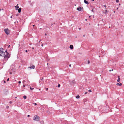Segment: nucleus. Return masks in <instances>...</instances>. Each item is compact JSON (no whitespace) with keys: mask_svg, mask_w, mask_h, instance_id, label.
Segmentation results:
<instances>
[{"mask_svg":"<svg viewBox=\"0 0 124 124\" xmlns=\"http://www.w3.org/2000/svg\"><path fill=\"white\" fill-rule=\"evenodd\" d=\"M4 49L2 48H0V56H4L5 55V52L3 51Z\"/></svg>","mask_w":124,"mask_h":124,"instance_id":"obj_1","label":"nucleus"},{"mask_svg":"<svg viewBox=\"0 0 124 124\" xmlns=\"http://www.w3.org/2000/svg\"><path fill=\"white\" fill-rule=\"evenodd\" d=\"M4 57V59L5 60H8V58L10 57L9 53H7L5 55H5Z\"/></svg>","mask_w":124,"mask_h":124,"instance_id":"obj_2","label":"nucleus"},{"mask_svg":"<svg viewBox=\"0 0 124 124\" xmlns=\"http://www.w3.org/2000/svg\"><path fill=\"white\" fill-rule=\"evenodd\" d=\"M39 117L37 115H36L34 116L33 118V120L36 121H39Z\"/></svg>","mask_w":124,"mask_h":124,"instance_id":"obj_3","label":"nucleus"},{"mask_svg":"<svg viewBox=\"0 0 124 124\" xmlns=\"http://www.w3.org/2000/svg\"><path fill=\"white\" fill-rule=\"evenodd\" d=\"M4 31L5 33L7 35L9 34V32L8 29L7 28L5 29Z\"/></svg>","mask_w":124,"mask_h":124,"instance_id":"obj_4","label":"nucleus"},{"mask_svg":"<svg viewBox=\"0 0 124 124\" xmlns=\"http://www.w3.org/2000/svg\"><path fill=\"white\" fill-rule=\"evenodd\" d=\"M76 83L75 81V80H73L70 82V84L71 85H74Z\"/></svg>","mask_w":124,"mask_h":124,"instance_id":"obj_5","label":"nucleus"},{"mask_svg":"<svg viewBox=\"0 0 124 124\" xmlns=\"http://www.w3.org/2000/svg\"><path fill=\"white\" fill-rule=\"evenodd\" d=\"M77 9L79 11H81L82 10V8L80 7L78 8H77Z\"/></svg>","mask_w":124,"mask_h":124,"instance_id":"obj_6","label":"nucleus"},{"mask_svg":"<svg viewBox=\"0 0 124 124\" xmlns=\"http://www.w3.org/2000/svg\"><path fill=\"white\" fill-rule=\"evenodd\" d=\"M70 49H73V45H70Z\"/></svg>","mask_w":124,"mask_h":124,"instance_id":"obj_7","label":"nucleus"},{"mask_svg":"<svg viewBox=\"0 0 124 124\" xmlns=\"http://www.w3.org/2000/svg\"><path fill=\"white\" fill-rule=\"evenodd\" d=\"M29 68L31 69H34L35 68V66L34 65H33L32 66L30 67Z\"/></svg>","mask_w":124,"mask_h":124,"instance_id":"obj_8","label":"nucleus"},{"mask_svg":"<svg viewBox=\"0 0 124 124\" xmlns=\"http://www.w3.org/2000/svg\"><path fill=\"white\" fill-rule=\"evenodd\" d=\"M84 0V2L85 3L87 4H89V3L86 0Z\"/></svg>","mask_w":124,"mask_h":124,"instance_id":"obj_9","label":"nucleus"},{"mask_svg":"<svg viewBox=\"0 0 124 124\" xmlns=\"http://www.w3.org/2000/svg\"><path fill=\"white\" fill-rule=\"evenodd\" d=\"M18 4L15 7L16 8V10H17L18 8H19V7L18 6Z\"/></svg>","mask_w":124,"mask_h":124,"instance_id":"obj_10","label":"nucleus"},{"mask_svg":"<svg viewBox=\"0 0 124 124\" xmlns=\"http://www.w3.org/2000/svg\"><path fill=\"white\" fill-rule=\"evenodd\" d=\"M17 10H18V12L19 13H20L21 12V8H20L18 9Z\"/></svg>","mask_w":124,"mask_h":124,"instance_id":"obj_11","label":"nucleus"},{"mask_svg":"<svg viewBox=\"0 0 124 124\" xmlns=\"http://www.w3.org/2000/svg\"><path fill=\"white\" fill-rule=\"evenodd\" d=\"M116 85L119 86H121L122 85V84L121 83H119L116 84Z\"/></svg>","mask_w":124,"mask_h":124,"instance_id":"obj_12","label":"nucleus"},{"mask_svg":"<svg viewBox=\"0 0 124 124\" xmlns=\"http://www.w3.org/2000/svg\"><path fill=\"white\" fill-rule=\"evenodd\" d=\"M80 97V96L79 95H78L76 97V98L77 99H78Z\"/></svg>","mask_w":124,"mask_h":124,"instance_id":"obj_13","label":"nucleus"},{"mask_svg":"<svg viewBox=\"0 0 124 124\" xmlns=\"http://www.w3.org/2000/svg\"><path fill=\"white\" fill-rule=\"evenodd\" d=\"M23 98L24 99H25L27 97L26 96L24 95L23 96Z\"/></svg>","mask_w":124,"mask_h":124,"instance_id":"obj_14","label":"nucleus"},{"mask_svg":"<svg viewBox=\"0 0 124 124\" xmlns=\"http://www.w3.org/2000/svg\"><path fill=\"white\" fill-rule=\"evenodd\" d=\"M105 9L106 10L105 11V13L106 14H107V11L106 10V8Z\"/></svg>","mask_w":124,"mask_h":124,"instance_id":"obj_15","label":"nucleus"},{"mask_svg":"<svg viewBox=\"0 0 124 124\" xmlns=\"http://www.w3.org/2000/svg\"><path fill=\"white\" fill-rule=\"evenodd\" d=\"M34 89V88H32L31 87H30V89L31 90H33Z\"/></svg>","mask_w":124,"mask_h":124,"instance_id":"obj_16","label":"nucleus"},{"mask_svg":"<svg viewBox=\"0 0 124 124\" xmlns=\"http://www.w3.org/2000/svg\"><path fill=\"white\" fill-rule=\"evenodd\" d=\"M90 63V61L89 60H88L87 61V63L88 64H89Z\"/></svg>","mask_w":124,"mask_h":124,"instance_id":"obj_17","label":"nucleus"},{"mask_svg":"<svg viewBox=\"0 0 124 124\" xmlns=\"http://www.w3.org/2000/svg\"><path fill=\"white\" fill-rule=\"evenodd\" d=\"M119 81H120V78H118V79L117 80V81L118 82H119Z\"/></svg>","mask_w":124,"mask_h":124,"instance_id":"obj_18","label":"nucleus"},{"mask_svg":"<svg viewBox=\"0 0 124 124\" xmlns=\"http://www.w3.org/2000/svg\"><path fill=\"white\" fill-rule=\"evenodd\" d=\"M119 1V0H116V2H118Z\"/></svg>","mask_w":124,"mask_h":124,"instance_id":"obj_19","label":"nucleus"},{"mask_svg":"<svg viewBox=\"0 0 124 124\" xmlns=\"http://www.w3.org/2000/svg\"><path fill=\"white\" fill-rule=\"evenodd\" d=\"M58 87H59L60 86V84H59L58 85V86H57Z\"/></svg>","mask_w":124,"mask_h":124,"instance_id":"obj_20","label":"nucleus"},{"mask_svg":"<svg viewBox=\"0 0 124 124\" xmlns=\"http://www.w3.org/2000/svg\"><path fill=\"white\" fill-rule=\"evenodd\" d=\"M88 92H92V91L91 90H88Z\"/></svg>","mask_w":124,"mask_h":124,"instance_id":"obj_21","label":"nucleus"},{"mask_svg":"<svg viewBox=\"0 0 124 124\" xmlns=\"http://www.w3.org/2000/svg\"><path fill=\"white\" fill-rule=\"evenodd\" d=\"M103 6L105 8L106 7V5H103Z\"/></svg>","mask_w":124,"mask_h":124,"instance_id":"obj_22","label":"nucleus"},{"mask_svg":"<svg viewBox=\"0 0 124 124\" xmlns=\"http://www.w3.org/2000/svg\"><path fill=\"white\" fill-rule=\"evenodd\" d=\"M46 90L47 91L48 90V89L47 88H46Z\"/></svg>","mask_w":124,"mask_h":124,"instance_id":"obj_23","label":"nucleus"},{"mask_svg":"<svg viewBox=\"0 0 124 124\" xmlns=\"http://www.w3.org/2000/svg\"><path fill=\"white\" fill-rule=\"evenodd\" d=\"M18 83L19 84H20L21 83V82L20 81H19L18 82Z\"/></svg>","mask_w":124,"mask_h":124,"instance_id":"obj_24","label":"nucleus"},{"mask_svg":"<svg viewBox=\"0 0 124 124\" xmlns=\"http://www.w3.org/2000/svg\"><path fill=\"white\" fill-rule=\"evenodd\" d=\"M12 103V102L11 101H10L9 102V103L10 104H11Z\"/></svg>","mask_w":124,"mask_h":124,"instance_id":"obj_25","label":"nucleus"},{"mask_svg":"<svg viewBox=\"0 0 124 124\" xmlns=\"http://www.w3.org/2000/svg\"><path fill=\"white\" fill-rule=\"evenodd\" d=\"M34 105H37V103H35L34 104Z\"/></svg>","mask_w":124,"mask_h":124,"instance_id":"obj_26","label":"nucleus"},{"mask_svg":"<svg viewBox=\"0 0 124 124\" xmlns=\"http://www.w3.org/2000/svg\"><path fill=\"white\" fill-rule=\"evenodd\" d=\"M44 123V122H43V121H41V123Z\"/></svg>","mask_w":124,"mask_h":124,"instance_id":"obj_27","label":"nucleus"},{"mask_svg":"<svg viewBox=\"0 0 124 124\" xmlns=\"http://www.w3.org/2000/svg\"><path fill=\"white\" fill-rule=\"evenodd\" d=\"M5 52H6V53H8V52H7V50H6V51H5Z\"/></svg>","mask_w":124,"mask_h":124,"instance_id":"obj_28","label":"nucleus"},{"mask_svg":"<svg viewBox=\"0 0 124 124\" xmlns=\"http://www.w3.org/2000/svg\"><path fill=\"white\" fill-rule=\"evenodd\" d=\"M9 74H12V73L11 72H10L9 73Z\"/></svg>","mask_w":124,"mask_h":124,"instance_id":"obj_29","label":"nucleus"},{"mask_svg":"<svg viewBox=\"0 0 124 124\" xmlns=\"http://www.w3.org/2000/svg\"><path fill=\"white\" fill-rule=\"evenodd\" d=\"M7 81H9V78H8V79H7Z\"/></svg>","mask_w":124,"mask_h":124,"instance_id":"obj_30","label":"nucleus"},{"mask_svg":"<svg viewBox=\"0 0 124 124\" xmlns=\"http://www.w3.org/2000/svg\"><path fill=\"white\" fill-rule=\"evenodd\" d=\"M93 9L92 10V12H93Z\"/></svg>","mask_w":124,"mask_h":124,"instance_id":"obj_31","label":"nucleus"},{"mask_svg":"<svg viewBox=\"0 0 124 124\" xmlns=\"http://www.w3.org/2000/svg\"><path fill=\"white\" fill-rule=\"evenodd\" d=\"M30 116V115H28V116H28V117H29Z\"/></svg>","mask_w":124,"mask_h":124,"instance_id":"obj_32","label":"nucleus"},{"mask_svg":"<svg viewBox=\"0 0 124 124\" xmlns=\"http://www.w3.org/2000/svg\"><path fill=\"white\" fill-rule=\"evenodd\" d=\"M25 52H27V50H25Z\"/></svg>","mask_w":124,"mask_h":124,"instance_id":"obj_33","label":"nucleus"},{"mask_svg":"<svg viewBox=\"0 0 124 124\" xmlns=\"http://www.w3.org/2000/svg\"><path fill=\"white\" fill-rule=\"evenodd\" d=\"M12 16H10V18H12Z\"/></svg>","mask_w":124,"mask_h":124,"instance_id":"obj_34","label":"nucleus"},{"mask_svg":"<svg viewBox=\"0 0 124 124\" xmlns=\"http://www.w3.org/2000/svg\"><path fill=\"white\" fill-rule=\"evenodd\" d=\"M87 93V92H85V94H86Z\"/></svg>","mask_w":124,"mask_h":124,"instance_id":"obj_35","label":"nucleus"},{"mask_svg":"<svg viewBox=\"0 0 124 124\" xmlns=\"http://www.w3.org/2000/svg\"><path fill=\"white\" fill-rule=\"evenodd\" d=\"M69 66L70 67H71V65L70 64L69 65Z\"/></svg>","mask_w":124,"mask_h":124,"instance_id":"obj_36","label":"nucleus"},{"mask_svg":"<svg viewBox=\"0 0 124 124\" xmlns=\"http://www.w3.org/2000/svg\"><path fill=\"white\" fill-rule=\"evenodd\" d=\"M4 82L5 83H6V81H4Z\"/></svg>","mask_w":124,"mask_h":124,"instance_id":"obj_37","label":"nucleus"},{"mask_svg":"<svg viewBox=\"0 0 124 124\" xmlns=\"http://www.w3.org/2000/svg\"><path fill=\"white\" fill-rule=\"evenodd\" d=\"M45 35H47V34H46V33H45Z\"/></svg>","mask_w":124,"mask_h":124,"instance_id":"obj_38","label":"nucleus"},{"mask_svg":"<svg viewBox=\"0 0 124 124\" xmlns=\"http://www.w3.org/2000/svg\"><path fill=\"white\" fill-rule=\"evenodd\" d=\"M7 108H8V107H9V106H7Z\"/></svg>","mask_w":124,"mask_h":124,"instance_id":"obj_39","label":"nucleus"},{"mask_svg":"<svg viewBox=\"0 0 124 124\" xmlns=\"http://www.w3.org/2000/svg\"><path fill=\"white\" fill-rule=\"evenodd\" d=\"M53 24H51V26H52V25H53Z\"/></svg>","mask_w":124,"mask_h":124,"instance_id":"obj_40","label":"nucleus"},{"mask_svg":"<svg viewBox=\"0 0 124 124\" xmlns=\"http://www.w3.org/2000/svg\"><path fill=\"white\" fill-rule=\"evenodd\" d=\"M41 46H43V44H42V45H41Z\"/></svg>","mask_w":124,"mask_h":124,"instance_id":"obj_41","label":"nucleus"},{"mask_svg":"<svg viewBox=\"0 0 124 124\" xmlns=\"http://www.w3.org/2000/svg\"><path fill=\"white\" fill-rule=\"evenodd\" d=\"M91 16H89V18H90Z\"/></svg>","mask_w":124,"mask_h":124,"instance_id":"obj_42","label":"nucleus"},{"mask_svg":"<svg viewBox=\"0 0 124 124\" xmlns=\"http://www.w3.org/2000/svg\"><path fill=\"white\" fill-rule=\"evenodd\" d=\"M81 28H79V30H81Z\"/></svg>","mask_w":124,"mask_h":124,"instance_id":"obj_43","label":"nucleus"},{"mask_svg":"<svg viewBox=\"0 0 124 124\" xmlns=\"http://www.w3.org/2000/svg\"><path fill=\"white\" fill-rule=\"evenodd\" d=\"M32 49H34V47H33L32 48Z\"/></svg>","mask_w":124,"mask_h":124,"instance_id":"obj_44","label":"nucleus"},{"mask_svg":"<svg viewBox=\"0 0 124 124\" xmlns=\"http://www.w3.org/2000/svg\"><path fill=\"white\" fill-rule=\"evenodd\" d=\"M48 65V63H47V65Z\"/></svg>","mask_w":124,"mask_h":124,"instance_id":"obj_45","label":"nucleus"},{"mask_svg":"<svg viewBox=\"0 0 124 124\" xmlns=\"http://www.w3.org/2000/svg\"><path fill=\"white\" fill-rule=\"evenodd\" d=\"M118 78H119L120 77L119 76H118Z\"/></svg>","mask_w":124,"mask_h":124,"instance_id":"obj_46","label":"nucleus"},{"mask_svg":"<svg viewBox=\"0 0 124 124\" xmlns=\"http://www.w3.org/2000/svg\"><path fill=\"white\" fill-rule=\"evenodd\" d=\"M10 46V45H9L8 46V47H9Z\"/></svg>","mask_w":124,"mask_h":124,"instance_id":"obj_47","label":"nucleus"},{"mask_svg":"<svg viewBox=\"0 0 124 124\" xmlns=\"http://www.w3.org/2000/svg\"><path fill=\"white\" fill-rule=\"evenodd\" d=\"M111 71V70H109V71Z\"/></svg>","mask_w":124,"mask_h":124,"instance_id":"obj_48","label":"nucleus"},{"mask_svg":"<svg viewBox=\"0 0 124 124\" xmlns=\"http://www.w3.org/2000/svg\"><path fill=\"white\" fill-rule=\"evenodd\" d=\"M23 86L24 87H25V85H23Z\"/></svg>","mask_w":124,"mask_h":124,"instance_id":"obj_49","label":"nucleus"},{"mask_svg":"<svg viewBox=\"0 0 124 124\" xmlns=\"http://www.w3.org/2000/svg\"><path fill=\"white\" fill-rule=\"evenodd\" d=\"M18 16V14H17V15H16V16Z\"/></svg>","mask_w":124,"mask_h":124,"instance_id":"obj_50","label":"nucleus"},{"mask_svg":"<svg viewBox=\"0 0 124 124\" xmlns=\"http://www.w3.org/2000/svg\"><path fill=\"white\" fill-rule=\"evenodd\" d=\"M43 78H42V79H41V80H42L43 79Z\"/></svg>","mask_w":124,"mask_h":124,"instance_id":"obj_51","label":"nucleus"},{"mask_svg":"<svg viewBox=\"0 0 124 124\" xmlns=\"http://www.w3.org/2000/svg\"><path fill=\"white\" fill-rule=\"evenodd\" d=\"M25 80H23V83L24 82H25Z\"/></svg>","mask_w":124,"mask_h":124,"instance_id":"obj_52","label":"nucleus"},{"mask_svg":"<svg viewBox=\"0 0 124 124\" xmlns=\"http://www.w3.org/2000/svg\"><path fill=\"white\" fill-rule=\"evenodd\" d=\"M113 69H112L111 70V71H113Z\"/></svg>","mask_w":124,"mask_h":124,"instance_id":"obj_53","label":"nucleus"},{"mask_svg":"<svg viewBox=\"0 0 124 124\" xmlns=\"http://www.w3.org/2000/svg\"><path fill=\"white\" fill-rule=\"evenodd\" d=\"M33 26H34L35 25H32Z\"/></svg>","mask_w":124,"mask_h":124,"instance_id":"obj_54","label":"nucleus"},{"mask_svg":"<svg viewBox=\"0 0 124 124\" xmlns=\"http://www.w3.org/2000/svg\"><path fill=\"white\" fill-rule=\"evenodd\" d=\"M85 35H83V36H84V37H85Z\"/></svg>","mask_w":124,"mask_h":124,"instance_id":"obj_55","label":"nucleus"},{"mask_svg":"<svg viewBox=\"0 0 124 124\" xmlns=\"http://www.w3.org/2000/svg\"><path fill=\"white\" fill-rule=\"evenodd\" d=\"M40 41H41V40H40V41H39V42H40Z\"/></svg>","mask_w":124,"mask_h":124,"instance_id":"obj_56","label":"nucleus"},{"mask_svg":"<svg viewBox=\"0 0 124 124\" xmlns=\"http://www.w3.org/2000/svg\"><path fill=\"white\" fill-rule=\"evenodd\" d=\"M85 20L86 21H87V19H86Z\"/></svg>","mask_w":124,"mask_h":124,"instance_id":"obj_57","label":"nucleus"},{"mask_svg":"<svg viewBox=\"0 0 124 124\" xmlns=\"http://www.w3.org/2000/svg\"><path fill=\"white\" fill-rule=\"evenodd\" d=\"M120 5V4H119V5Z\"/></svg>","mask_w":124,"mask_h":124,"instance_id":"obj_58","label":"nucleus"},{"mask_svg":"<svg viewBox=\"0 0 124 124\" xmlns=\"http://www.w3.org/2000/svg\"><path fill=\"white\" fill-rule=\"evenodd\" d=\"M3 10V9H2V10Z\"/></svg>","mask_w":124,"mask_h":124,"instance_id":"obj_59","label":"nucleus"},{"mask_svg":"<svg viewBox=\"0 0 124 124\" xmlns=\"http://www.w3.org/2000/svg\"><path fill=\"white\" fill-rule=\"evenodd\" d=\"M1 9H0V11H1Z\"/></svg>","mask_w":124,"mask_h":124,"instance_id":"obj_60","label":"nucleus"},{"mask_svg":"<svg viewBox=\"0 0 124 124\" xmlns=\"http://www.w3.org/2000/svg\"><path fill=\"white\" fill-rule=\"evenodd\" d=\"M15 98H17V97H15Z\"/></svg>","mask_w":124,"mask_h":124,"instance_id":"obj_61","label":"nucleus"},{"mask_svg":"<svg viewBox=\"0 0 124 124\" xmlns=\"http://www.w3.org/2000/svg\"><path fill=\"white\" fill-rule=\"evenodd\" d=\"M89 25H90V23H89Z\"/></svg>","mask_w":124,"mask_h":124,"instance_id":"obj_62","label":"nucleus"},{"mask_svg":"<svg viewBox=\"0 0 124 124\" xmlns=\"http://www.w3.org/2000/svg\"><path fill=\"white\" fill-rule=\"evenodd\" d=\"M94 0H93L92 1H93Z\"/></svg>","mask_w":124,"mask_h":124,"instance_id":"obj_63","label":"nucleus"},{"mask_svg":"<svg viewBox=\"0 0 124 124\" xmlns=\"http://www.w3.org/2000/svg\"><path fill=\"white\" fill-rule=\"evenodd\" d=\"M109 28H110V27H109Z\"/></svg>","mask_w":124,"mask_h":124,"instance_id":"obj_64","label":"nucleus"}]
</instances>
